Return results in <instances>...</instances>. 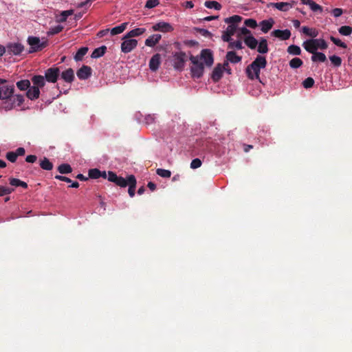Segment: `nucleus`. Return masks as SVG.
<instances>
[{
	"label": "nucleus",
	"instance_id": "obj_1",
	"mask_svg": "<svg viewBox=\"0 0 352 352\" xmlns=\"http://www.w3.org/2000/svg\"><path fill=\"white\" fill-rule=\"evenodd\" d=\"M267 63L265 56L258 55L245 69L248 78L250 80H258L260 82H262L260 78V72L261 69H264L266 67Z\"/></svg>",
	"mask_w": 352,
	"mask_h": 352
},
{
	"label": "nucleus",
	"instance_id": "obj_2",
	"mask_svg": "<svg viewBox=\"0 0 352 352\" xmlns=\"http://www.w3.org/2000/svg\"><path fill=\"white\" fill-rule=\"evenodd\" d=\"M14 90V85L3 87V92L0 98L1 100V106L6 110H10L16 107L15 98L13 96Z\"/></svg>",
	"mask_w": 352,
	"mask_h": 352
},
{
	"label": "nucleus",
	"instance_id": "obj_3",
	"mask_svg": "<svg viewBox=\"0 0 352 352\" xmlns=\"http://www.w3.org/2000/svg\"><path fill=\"white\" fill-rule=\"evenodd\" d=\"M302 47L308 52H317L318 49L326 50L328 47V45L322 38H312L304 41Z\"/></svg>",
	"mask_w": 352,
	"mask_h": 352
},
{
	"label": "nucleus",
	"instance_id": "obj_4",
	"mask_svg": "<svg viewBox=\"0 0 352 352\" xmlns=\"http://www.w3.org/2000/svg\"><path fill=\"white\" fill-rule=\"evenodd\" d=\"M190 60L192 64L190 68L192 76L199 78L204 74V67L203 63L199 62L197 56H191Z\"/></svg>",
	"mask_w": 352,
	"mask_h": 352
},
{
	"label": "nucleus",
	"instance_id": "obj_5",
	"mask_svg": "<svg viewBox=\"0 0 352 352\" xmlns=\"http://www.w3.org/2000/svg\"><path fill=\"white\" fill-rule=\"evenodd\" d=\"M27 41L30 45L29 53L41 51L47 45L46 42L41 43L40 38L36 36H29Z\"/></svg>",
	"mask_w": 352,
	"mask_h": 352
},
{
	"label": "nucleus",
	"instance_id": "obj_6",
	"mask_svg": "<svg viewBox=\"0 0 352 352\" xmlns=\"http://www.w3.org/2000/svg\"><path fill=\"white\" fill-rule=\"evenodd\" d=\"M123 41L121 43V51L127 54L133 50L138 45V41L134 38H126V35L123 37Z\"/></svg>",
	"mask_w": 352,
	"mask_h": 352
},
{
	"label": "nucleus",
	"instance_id": "obj_7",
	"mask_svg": "<svg viewBox=\"0 0 352 352\" xmlns=\"http://www.w3.org/2000/svg\"><path fill=\"white\" fill-rule=\"evenodd\" d=\"M108 180L122 188H124L129 184V176L125 179L122 177L118 176L113 171L108 172Z\"/></svg>",
	"mask_w": 352,
	"mask_h": 352
},
{
	"label": "nucleus",
	"instance_id": "obj_8",
	"mask_svg": "<svg viewBox=\"0 0 352 352\" xmlns=\"http://www.w3.org/2000/svg\"><path fill=\"white\" fill-rule=\"evenodd\" d=\"M186 55L185 52H176L173 56V67L175 69L182 71L185 65Z\"/></svg>",
	"mask_w": 352,
	"mask_h": 352
},
{
	"label": "nucleus",
	"instance_id": "obj_9",
	"mask_svg": "<svg viewBox=\"0 0 352 352\" xmlns=\"http://www.w3.org/2000/svg\"><path fill=\"white\" fill-rule=\"evenodd\" d=\"M60 76V69L58 67H52L45 72V78L49 82L55 83Z\"/></svg>",
	"mask_w": 352,
	"mask_h": 352
},
{
	"label": "nucleus",
	"instance_id": "obj_10",
	"mask_svg": "<svg viewBox=\"0 0 352 352\" xmlns=\"http://www.w3.org/2000/svg\"><path fill=\"white\" fill-rule=\"evenodd\" d=\"M23 50L24 46L20 43H8L6 46V52L10 55H20Z\"/></svg>",
	"mask_w": 352,
	"mask_h": 352
},
{
	"label": "nucleus",
	"instance_id": "obj_11",
	"mask_svg": "<svg viewBox=\"0 0 352 352\" xmlns=\"http://www.w3.org/2000/svg\"><path fill=\"white\" fill-rule=\"evenodd\" d=\"M200 59L204 60L206 66H212L214 63V58L212 51L209 49L202 50L201 52Z\"/></svg>",
	"mask_w": 352,
	"mask_h": 352
},
{
	"label": "nucleus",
	"instance_id": "obj_12",
	"mask_svg": "<svg viewBox=\"0 0 352 352\" xmlns=\"http://www.w3.org/2000/svg\"><path fill=\"white\" fill-rule=\"evenodd\" d=\"M91 68L87 65H83L76 72V75L80 80H87L91 75Z\"/></svg>",
	"mask_w": 352,
	"mask_h": 352
},
{
	"label": "nucleus",
	"instance_id": "obj_13",
	"mask_svg": "<svg viewBox=\"0 0 352 352\" xmlns=\"http://www.w3.org/2000/svg\"><path fill=\"white\" fill-rule=\"evenodd\" d=\"M153 31H160L162 32H170L173 30L171 25L168 23L160 21L153 25Z\"/></svg>",
	"mask_w": 352,
	"mask_h": 352
},
{
	"label": "nucleus",
	"instance_id": "obj_14",
	"mask_svg": "<svg viewBox=\"0 0 352 352\" xmlns=\"http://www.w3.org/2000/svg\"><path fill=\"white\" fill-rule=\"evenodd\" d=\"M271 34L276 38H280L282 41L287 40L291 36V32L290 30L286 29L284 30H275L273 32H272Z\"/></svg>",
	"mask_w": 352,
	"mask_h": 352
},
{
	"label": "nucleus",
	"instance_id": "obj_15",
	"mask_svg": "<svg viewBox=\"0 0 352 352\" xmlns=\"http://www.w3.org/2000/svg\"><path fill=\"white\" fill-rule=\"evenodd\" d=\"M161 63V56L160 54L153 55L149 61V68L151 71L155 72L158 69Z\"/></svg>",
	"mask_w": 352,
	"mask_h": 352
},
{
	"label": "nucleus",
	"instance_id": "obj_16",
	"mask_svg": "<svg viewBox=\"0 0 352 352\" xmlns=\"http://www.w3.org/2000/svg\"><path fill=\"white\" fill-rule=\"evenodd\" d=\"M61 78L66 82L71 83L74 81V72L72 68H68L63 71L61 74L60 73Z\"/></svg>",
	"mask_w": 352,
	"mask_h": 352
},
{
	"label": "nucleus",
	"instance_id": "obj_17",
	"mask_svg": "<svg viewBox=\"0 0 352 352\" xmlns=\"http://www.w3.org/2000/svg\"><path fill=\"white\" fill-rule=\"evenodd\" d=\"M223 67L222 65L219 63L217 65V66L214 68L212 74H211V78L214 82H218L223 76Z\"/></svg>",
	"mask_w": 352,
	"mask_h": 352
},
{
	"label": "nucleus",
	"instance_id": "obj_18",
	"mask_svg": "<svg viewBox=\"0 0 352 352\" xmlns=\"http://www.w3.org/2000/svg\"><path fill=\"white\" fill-rule=\"evenodd\" d=\"M257 52L260 54H267L269 52L267 41L265 38L261 37L258 41Z\"/></svg>",
	"mask_w": 352,
	"mask_h": 352
},
{
	"label": "nucleus",
	"instance_id": "obj_19",
	"mask_svg": "<svg viewBox=\"0 0 352 352\" xmlns=\"http://www.w3.org/2000/svg\"><path fill=\"white\" fill-rule=\"evenodd\" d=\"M301 3L305 5H308L310 9L314 12L321 13L323 11L322 7L317 4L313 0H300Z\"/></svg>",
	"mask_w": 352,
	"mask_h": 352
},
{
	"label": "nucleus",
	"instance_id": "obj_20",
	"mask_svg": "<svg viewBox=\"0 0 352 352\" xmlns=\"http://www.w3.org/2000/svg\"><path fill=\"white\" fill-rule=\"evenodd\" d=\"M136 179L135 177L133 175L129 176V189L128 192L131 197H133L135 196V190L136 188Z\"/></svg>",
	"mask_w": 352,
	"mask_h": 352
},
{
	"label": "nucleus",
	"instance_id": "obj_21",
	"mask_svg": "<svg viewBox=\"0 0 352 352\" xmlns=\"http://www.w3.org/2000/svg\"><path fill=\"white\" fill-rule=\"evenodd\" d=\"M39 95L40 91L36 86H30L26 93L27 97L32 100L38 98Z\"/></svg>",
	"mask_w": 352,
	"mask_h": 352
},
{
	"label": "nucleus",
	"instance_id": "obj_22",
	"mask_svg": "<svg viewBox=\"0 0 352 352\" xmlns=\"http://www.w3.org/2000/svg\"><path fill=\"white\" fill-rule=\"evenodd\" d=\"M226 62L231 63H238L241 61L242 57L236 55V52L234 51H229L227 52L226 56Z\"/></svg>",
	"mask_w": 352,
	"mask_h": 352
},
{
	"label": "nucleus",
	"instance_id": "obj_23",
	"mask_svg": "<svg viewBox=\"0 0 352 352\" xmlns=\"http://www.w3.org/2000/svg\"><path fill=\"white\" fill-rule=\"evenodd\" d=\"M270 6L282 12H287L292 8V4L288 2L271 3Z\"/></svg>",
	"mask_w": 352,
	"mask_h": 352
},
{
	"label": "nucleus",
	"instance_id": "obj_24",
	"mask_svg": "<svg viewBox=\"0 0 352 352\" xmlns=\"http://www.w3.org/2000/svg\"><path fill=\"white\" fill-rule=\"evenodd\" d=\"M9 184H10L12 188L14 187H21L23 188H28V185L26 182L20 180L19 179L14 178V177H10L8 179Z\"/></svg>",
	"mask_w": 352,
	"mask_h": 352
},
{
	"label": "nucleus",
	"instance_id": "obj_25",
	"mask_svg": "<svg viewBox=\"0 0 352 352\" xmlns=\"http://www.w3.org/2000/svg\"><path fill=\"white\" fill-rule=\"evenodd\" d=\"M162 38L161 34H155L150 36L145 41V45L148 47H154L157 43H159Z\"/></svg>",
	"mask_w": 352,
	"mask_h": 352
},
{
	"label": "nucleus",
	"instance_id": "obj_26",
	"mask_svg": "<svg viewBox=\"0 0 352 352\" xmlns=\"http://www.w3.org/2000/svg\"><path fill=\"white\" fill-rule=\"evenodd\" d=\"M274 23V21L272 18H270L267 20H263L260 23V25L261 27V31L263 33H267L269 30H270L272 29Z\"/></svg>",
	"mask_w": 352,
	"mask_h": 352
},
{
	"label": "nucleus",
	"instance_id": "obj_27",
	"mask_svg": "<svg viewBox=\"0 0 352 352\" xmlns=\"http://www.w3.org/2000/svg\"><path fill=\"white\" fill-rule=\"evenodd\" d=\"M33 86H36L38 89L42 88L45 85V78L41 75H35L32 78Z\"/></svg>",
	"mask_w": 352,
	"mask_h": 352
},
{
	"label": "nucleus",
	"instance_id": "obj_28",
	"mask_svg": "<svg viewBox=\"0 0 352 352\" xmlns=\"http://www.w3.org/2000/svg\"><path fill=\"white\" fill-rule=\"evenodd\" d=\"M245 44L251 50H255L258 45V41L252 35L247 36L243 39Z\"/></svg>",
	"mask_w": 352,
	"mask_h": 352
},
{
	"label": "nucleus",
	"instance_id": "obj_29",
	"mask_svg": "<svg viewBox=\"0 0 352 352\" xmlns=\"http://www.w3.org/2000/svg\"><path fill=\"white\" fill-rule=\"evenodd\" d=\"M145 32H146L145 28H135V29H133V30L129 31L126 34V38H133V37L138 36L143 34Z\"/></svg>",
	"mask_w": 352,
	"mask_h": 352
},
{
	"label": "nucleus",
	"instance_id": "obj_30",
	"mask_svg": "<svg viewBox=\"0 0 352 352\" xmlns=\"http://www.w3.org/2000/svg\"><path fill=\"white\" fill-rule=\"evenodd\" d=\"M312 54L311 60L313 62H322L324 63L327 60V57L324 54L318 52H310Z\"/></svg>",
	"mask_w": 352,
	"mask_h": 352
},
{
	"label": "nucleus",
	"instance_id": "obj_31",
	"mask_svg": "<svg viewBox=\"0 0 352 352\" xmlns=\"http://www.w3.org/2000/svg\"><path fill=\"white\" fill-rule=\"evenodd\" d=\"M107 51V47L104 45H102L100 47L96 48L92 54H91V58H98L101 56H102Z\"/></svg>",
	"mask_w": 352,
	"mask_h": 352
},
{
	"label": "nucleus",
	"instance_id": "obj_32",
	"mask_svg": "<svg viewBox=\"0 0 352 352\" xmlns=\"http://www.w3.org/2000/svg\"><path fill=\"white\" fill-rule=\"evenodd\" d=\"M302 32L305 34H306L310 37H312L314 38L317 37L318 35V31L316 28H310L307 26H303L302 28Z\"/></svg>",
	"mask_w": 352,
	"mask_h": 352
},
{
	"label": "nucleus",
	"instance_id": "obj_33",
	"mask_svg": "<svg viewBox=\"0 0 352 352\" xmlns=\"http://www.w3.org/2000/svg\"><path fill=\"white\" fill-rule=\"evenodd\" d=\"M127 25H128V23L125 22V23H122L120 25L113 28L110 30L111 34V35H117L118 34L122 33V32H124L125 30Z\"/></svg>",
	"mask_w": 352,
	"mask_h": 352
},
{
	"label": "nucleus",
	"instance_id": "obj_34",
	"mask_svg": "<svg viewBox=\"0 0 352 352\" xmlns=\"http://www.w3.org/2000/svg\"><path fill=\"white\" fill-rule=\"evenodd\" d=\"M40 166L43 170H51L54 165L47 157H44L40 162Z\"/></svg>",
	"mask_w": 352,
	"mask_h": 352
},
{
	"label": "nucleus",
	"instance_id": "obj_35",
	"mask_svg": "<svg viewBox=\"0 0 352 352\" xmlns=\"http://www.w3.org/2000/svg\"><path fill=\"white\" fill-rule=\"evenodd\" d=\"M88 47H80L76 52V55L74 56V59L76 61L82 60L84 56L88 52Z\"/></svg>",
	"mask_w": 352,
	"mask_h": 352
},
{
	"label": "nucleus",
	"instance_id": "obj_36",
	"mask_svg": "<svg viewBox=\"0 0 352 352\" xmlns=\"http://www.w3.org/2000/svg\"><path fill=\"white\" fill-rule=\"evenodd\" d=\"M242 20V17L239 15H233L232 16L226 18L224 21L228 25L234 24L236 25L238 23L241 22Z\"/></svg>",
	"mask_w": 352,
	"mask_h": 352
},
{
	"label": "nucleus",
	"instance_id": "obj_37",
	"mask_svg": "<svg viewBox=\"0 0 352 352\" xmlns=\"http://www.w3.org/2000/svg\"><path fill=\"white\" fill-rule=\"evenodd\" d=\"M204 6L209 9H214L219 10L221 8V5L216 1H206L204 3Z\"/></svg>",
	"mask_w": 352,
	"mask_h": 352
},
{
	"label": "nucleus",
	"instance_id": "obj_38",
	"mask_svg": "<svg viewBox=\"0 0 352 352\" xmlns=\"http://www.w3.org/2000/svg\"><path fill=\"white\" fill-rule=\"evenodd\" d=\"M73 10H65V11H63L60 16L57 17V19L56 21L59 23H63L65 22L66 20H67V18L73 14Z\"/></svg>",
	"mask_w": 352,
	"mask_h": 352
},
{
	"label": "nucleus",
	"instance_id": "obj_39",
	"mask_svg": "<svg viewBox=\"0 0 352 352\" xmlns=\"http://www.w3.org/2000/svg\"><path fill=\"white\" fill-rule=\"evenodd\" d=\"M58 170L60 174H68L72 172V168L69 164H61L58 166Z\"/></svg>",
	"mask_w": 352,
	"mask_h": 352
},
{
	"label": "nucleus",
	"instance_id": "obj_40",
	"mask_svg": "<svg viewBox=\"0 0 352 352\" xmlns=\"http://www.w3.org/2000/svg\"><path fill=\"white\" fill-rule=\"evenodd\" d=\"M287 52L292 55H300L301 49L299 46L296 45H291L287 47Z\"/></svg>",
	"mask_w": 352,
	"mask_h": 352
},
{
	"label": "nucleus",
	"instance_id": "obj_41",
	"mask_svg": "<svg viewBox=\"0 0 352 352\" xmlns=\"http://www.w3.org/2000/svg\"><path fill=\"white\" fill-rule=\"evenodd\" d=\"M30 86V82L28 80H21L16 82V87L22 91L27 90Z\"/></svg>",
	"mask_w": 352,
	"mask_h": 352
},
{
	"label": "nucleus",
	"instance_id": "obj_42",
	"mask_svg": "<svg viewBox=\"0 0 352 352\" xmlns=\"http://www.w3.org/2000/svg\"><path fill=\"white\" fill-rule=\"evenodd\" d=\"M14 191V188L6 186H0V197L10 195Z\"/></svg>",
	"mask_w": 352,
	"mask_h": 352
},
{
	"label": "nucleus",
	"instance_id": "obj_43",
	"mask_svg": "<svg viewBox=\"0 0 352 352\" xmlns=\"http://www.w3.org/2000/svg\"><path fill=\"white\" fill-rule=\"evenodd\" d=\"M338 32L343 36H349L352 33V28L349 25L341 26L338 29Z\"/></svg>",
	"mask_w": 352,
	"mask_h": 352
},
{
	"label": "nucleus",
	"instance_id": "obj_44",
	"mask_svg": "<svg viewBox=\"0 0 352 352\" xmlns=\"http://www.w3.org/2000/svg\"><path fill=\"white\" fill-rule=\"evenodd\" d=\"M302 64V60L299 58H294L289 61V66L293 69L299 68Z\"/></svg>",
	"mask_w": 352,
	"mask_h": 352
},
{
	"label": "nucleus",
	"instance_id": "obj_45",
	"mask_svg": "<svg viewBox=\"0 0 352 352\" xmlns=\"http://www.w3.org/2000/svg\"><path fill=\"white\" fill-rule=\"evenodd\" d=\"M228 47L229 49H236V50H241L243 48V46L242 45V43L241 41H233L232 40L229 43Z\"/></svg>",
	"mask_w": 352,
	"mask_h": 352
},
{
	"label": "nucleus",
	"instance_id": "obj_46",
	"mask_svg": "<svg viewBox=\"0 0 352 352\" xmlns=\"http://www.w3.org/2000/svg\"><path fill=\"white\" fill-rule=\"evenodd\" d=\"M156 173L164 178H168L171 176V172L168 170L157 168L156 170Z\"/></svg>",
	"mask_w": 352,
	"mask_h": 352
},
{
	"label": "nucleus",
	"instance_id": "obj_47",
	"mask_svg": "<svg viewBox=\"0 0 352 352\" xmlns=\"http://www.w3.org/2000/svg\"><path fill=\"white\" fill-rule=\"evenodd\" d=\"M89 177L91 179H98L101 177L100 170L98 168H92L89 170Z\"/></svg>",
	"mask_w": 352,
	"mask_h": 352
},
{
	"label": "nucleus",
	"instance_id": "obj_48",
	"mask_svg": "<svg viewBox=\"0 0 352 352\" xmlns=\"http://www.w3.org/2000/svg\"><path fill=\"white\" fill-rule=\"evenodd\" d=\"M329 60L335 67H340L342 64V59L340 57L333 55L329 56Z\"/></svg>",
	"mask_w": 352,
	"mask_h": 352
},
{
	"label": "nucleus",
	"instance_id": "obj_49",
	"mask_svg": "<svg viewBox=\"0 0 352 352\" xmlns=\"http://www.w3.org/2000/svg\"><path fill=\"white\" fill-rule=\"evenodd\" d=\"M330 40L337 46H339L344 49L347 47L346 45L344 42L341 41L339 38H337L333 36H330Z\"/></svg>",
	"mask_w": 352,
	"mask_h": 352
},
{
	"label": "nucleus",
	"instance_id": "obj_50",
	"mask_svg": "<svg viewBox=\"0 0 352 352\" xmlns=\"http://www.w3.org/2000/svg\"><path fill=\"white\" fill-rule=\"evenodd\" d=\"M314 80L311 77L307 78L302 82V85L306 89L312 87L314 86Z\"/></svg>",
	"mask_w": 352,
	"mask_h": 352
},
{
	"label": "nucleus",
	"instance_id": "obj_51",
	"mask_svg": "<svg viewBox=\"0 0 352 352\" xmlns=\"http://www.w3.org/2000/svg\"><path fill=\"white\" fill-rule=\"evenodd\" d=\"M6 157L8 161L14 163L16 161L18 157L14 151H9L6 153Z\"/></svg>",
	"mask_w": 352,
	"mask_h": 352
},
{
	"label": "nucleus",
	"instance_id": "obj_52",
	"mask_svg": "<svg viewBox=\"0 0 352 352\" xmlns=\"http://www.w3.org/2000/svg\"><path fill=\"white\" fill-rule=\"evenodd\" d=\"M244 24L247 26V27H249L250 28H256L257 27V22L255 19H245V22H244Z\"/></svg>",
	"mask_w": 352,
	"mask_h": 352
},
{
	"label": "nucleus",
	"instance_id": "obj_53",
	"mask_svg": "<svg viewBox=\"0 0 352 352\" xmlns=\"http://www.w3.org/2000/svg\"><path fill=\"white\" fill-rule=\"evenodd\" d=\"M63 30V27L60 25H56L50 28L49 34L54 35L58 34Z\"/></svg>",
	"mask_w": 352,
	"mask_h": 352
},
{
	"label": "nucleus",
	"instance_id": "obj_54",
	"mask_svg": "<svg viewBox=\"0 0 352 352\" xmlns=\"http://www.w3.org/2000/svg\"><path fill=\"white\" fill-rule=\"evenodd\" d=\"M160 1L159 0H147L145 8H153L156 7L157 5H159Z\"/></svg>",
	"mask_w": 352,
	"mask_h": 352
},
{
	"label": "nucleus",
	"instance_id": "obj_55",
	"mask_svg": "<svg viewBox=\"0 0 352 352\" xmlns=\"http://www.w3.org/2000/svg\"><path fill=\"white\" fill-rule=\"evenodd\" d=\"M201 161L199 158H195L192 160L190 163V168L195 169L199 168L201 166Z\"/></svg>",
	"mask_w": 352,
	"mask_h": 352
},
{
	"label": "nucleus",
	"instance_id": "obj_56",
	"mask_svg": "<svg viewBox=\"0 0 352 352\" xmlns=\"http://www.w3.org/2000/svg\"><path fill=\"white\" fill-rule=\"evenodd\" d=\"M252 36V32L250 30H248L247 28L245 27H243L239 29V36Z\"/></svg>",
	"mask_w": 352,
	"mask_h": 352
},
{
	"label": "nucleus",
	"instance_id": "obj_57",
	"mask_svg": "<svg viewBox=\"0 0 352 352\" xmlns=\"http://www.w3.org/2000/svg\"><path fill=\"white\" fill-rule=\"evenodd\" d=\"M236 28H237L236 25H234V24L228 25L226 32L227 33L230 34L231 36H233L236 32Z\"/></svg>",
	"mask_w": 352,
	"mask_h": 352
},
{
	"label": "nucleus",
	"instance_id": "obj_58",
	"mask_svg": "<svg viewBox=\"0 0 352 352\" xmlns=\"http://www.w3.org/2000/svg\"><path fill=\"white\" fill-rule=\"evenodd\" d=\"M14 98H15L16 106H20L24 102V98L22 95H16Z\"/></svg>",
	"mask_w": 352,
	"mask_h": 352
},
{
	"label": "nucleus",
	"instance_id": "obj_59",
	"mask_svg": "<svg viewBox=\"0 0 352 352\" xmlns=\"http://www.w3.org/2000/svg\"><path fill=\"white\" fill-rule=\"evenodd\" d=\"M231 35L228 33H227L226 31H224L223 32V34H222V40L224 41V42H228V43L232 40V38H231Z\"/></svg>",
	"mask_w": 352,
	"mask_h": 352
},
{
	"label": "nucleus",
	"instance_id": "obj_60",
	"mask_svg": "<svg viewBox=\"0 0 352 352\" xmlns=\"http://www.w3.org/2000/svg\"><path fill=\"white\" fill-rule=\"evenodd\" d=\"M199 33L205 37L211 38L212 36V33L206 29H200Z\"/></svg>",
	"mask_w": 352,
	"mask_h": 352
},
{
	"label": "nucleus",
	"instance_id": "obj_61",
	"mask_svg": "<svg viewBox=\"0 0 352 352\" xmlns=\"http://www.w3.org/2000/svg\"><path fill=\"white\" fill-rule=\"evenodd\" d=\"M343 13V11L341 8H334L332 10V14L335 17H339Z\"/></svg>",
	"mask_w": 352,
	"mask_h": 352
},
{
	"label": "nucleus",
	"instance_id": "obj_62",
	"mask_svg": "<svg viewBox=\"0 0 352 352\" xmlns=\"http://www.w3.org/2000/svg\"><path fill=\"white\" fill-rule=\"evenodd\" d=\"M55 179H56L58 180H60V181L65 182H67V183L72 182L71 179H69V177H67L65 176H62V175H57L55 176Z\"/></svg>",
	"mask_w": 352,
	"mask_h": 352
},
{
	"label": "nucleus",
	"instance_id": "obj_63",
	"mask_svg": "<svg viewBox=\"0 0 352 352\" xmlns=\"http://www.w3.org/2000/svg\"><path fill=\"white\" fill-rule=\"evenodd\" d=\"M37 160V157L34 155H28L25 158V161L28 163H34Z\"/></svg>",
	"mask_w": 352,
	"mask_h": 352
},
{
	"label": "nucleus",
	"instance_id": "obj_64",
	"mask_svg": "<svg viewBox=\"0 0 352 352\" xmlns=\"http://www.w3.org/2000/svg\"><path fill=\"white\" fill-rule=\"evenodd\" d=\"M14 152L16 154L17 157L23 156L25 153V150L23 147H19V148H16Z\"/></svg>",
	"mask_w": 352,
	"mask_h": 352
}]
</instances>
